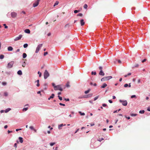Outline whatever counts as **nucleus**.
<instances>
[{"label":"nucleus","instance_id":"13","mask_svg":"<svg viewBox=\"0 0 150 150\" xmlns=\"http://www.w3.org/2000/svg\"><path fill=\"white\" fill-rule=\"evenodd\" d=\"M25 33L29 34L30 33V31L29 29H26L24 30Z\"/></svg>","mask_w":150,"mask_h":150},{"label":"nucleus","instance_id":"9","mask_svg":"<svg viewBox=\"0 0 150 150\" xmlns=\"http://www.w3.org/2000/svg\"><path fill=\"white\" fill-rule=\"evenodd\" d=\"M17 14L15 12H12L11 13V16L12 18H14L16 17Z\"/></svg>","mask_w":150,"mask_h":150},{"label":"nucleus","instance_id":"51","mask_svg":"<svg viewBox=\"0 0 150 150\" xmlns=\"http://www.w3.org/2000/svg\"><path fill=\"white\" fill-rule=\"evenodd\" d=\"M64 100L66 101H68L69 100V98H65Z\"/></svg>","mask_w":150,"mask_h":150},{"label":"nucleus","instance_id":"52","mask_svg":"<svg viewBox=\"0 0 150 150\" xmlns=\"http://www.w3.org/2000/svg\"><path fill=\"white\" fill-rule=\"evenodd\" d=\"M59 105H62V106H65V105L64 104H62V103H60L59 104Z\"/></svg>","mask_w":150,"mask_h":150},{"label":"nucleus","instance_id":"17","mask_svg":"<svg viewBox=\"0 0 150 150\" xmlns=\"http://www.w3.org/2000/svg\"><path fill=\"white\" fill-rule=\"evenodd\" d=\"M18 139L20 143H22L23 142V139L22 137H19Z\"/></svg>","mask_w":150,"mask_h":150},{"label":"nucleus","instance_id":"15","mask_svg":"<svg viewBox=\"0 0 150 150\" xmlns=\"http://www.w3.org/2000/svg\"><path fill=\"white\" fill-rule=\"evenodd\" d=\"M54 94H52L51 95V96L48 98V100H50V99L51 98H54Z\"/></svg>","mask_w":150,"mask_h":150},{"label":"nucleus","instance_id":"42","mask_svg":"<svg viewBox=\"0 0 150 150\" xmlns=\"http://www.w3.org/2000/svg\"><path fill=\"white\" fill-rule=\"evenodd\" d=\"M99 69L100 70V71H102L103 67H102L100 66V67H99Z\"/></svg>","mask_w":150,"mask_h":150},{"label":"nucleus","instance_id":"45","mask_svg":"<svg viewBox=\"0 0 150 150\" xmlns=\"http://www.w3.org/2000/svg\"><path fill=\"white\" fill-rule=\"evenodd\" d=\"M103 140H104V139L103 138H101L100 139H99L98 140V141H99L100 142H101Z\"/></svg>","mask_w":150,"mask_h":150},{"label":"nucleus","instance_id":"25","mask_svg":"<svg viewBox=\"0 0 150 150\" xmlns=\"http://www.w3.org/2000/svg\"><path fill=\"white\" fill-rule=\"evenodd\" d=\"M58 4H59V2L58 1H56V2L54 3V6H55L57 5H58Z\"/></svg>","mask_w":150,"mask_h":150},{"label":"nucleus","instance_id":"31","mask_svg":"<svg viewBox=\"0 0 150 150\" xmlns=\"http://www.w3.org/2000/svg\"><path fill=\"white\" fill-rule=\"evenodd\" d=\"M55 144V142L51 143L50 144V145L51 146H53L54 144Z\"/></svg>","mask_w":150,"mask_h":150},{"label":"nucleus","instance_id":"22","mask_svg":"<svg viewBox=\"0 0 150 150\" xmlns=\"http://www.w3.org/2000/svg\"><path fill=\"white\" fill-rule=\"evenodd\" d=\"M91 89H89L88 90L85 91L84 93L86 94H87L89 93Z\"/></svg>","mask_w":150,"mask_h":150},{"label":"nucleus","instance_id":"29","mask_svg":"<svg viewBox=\"0 0 150 150\" xmlns=\"http://www.w3.org/2000/svg\"><path fill=\"white\" fill-rule=\"evenodd\" d=\"M28 46L27 44H25L23 45V47L24 48H25L27 47Z\"/></svg>","mask_w":150,"mask_h":150},{"label":"nucleus","instance_id":"43","mask_svg":"<svg viewBox=\"0 0 150 150\" xmlns=\"http://www.w3.org/2000/svg\"><path fill=\"white\" fill-rule=\"evenodd\" d=\"M29 128L31 129H32V130H33L34 129V128L33 127V126H30L29 127Z\"/></svg>","mask_w":150,"mask_h":150},{"label":"nucleus","instance_id":"3","mask_svg":"<svg viewBox=\"0 0 150 150\" xmlns=\"http://www.w3.org/2000/svg\"><path fill=\"white\" fill-rule=\"evenodd\" d=\"M54 90H59L61 91H62L63 90V89L60 85H58L57 86H54Z\"/></svg>","mask_w":150,"mask_h":150},{"label":"nucleus","instance_id":"2","mask_svg":"<svg viewBox=\"0 0 150 150\" xmlns=\"http://www.w3.org/2000/svg\"><path fill=\"white\" fill-rule=\"evenodd\" d=\"M14 63V61H12L8 63L7 66V68L9 69L13 67Z\"/></svg>","mask_w":150,"mask_h":150},{"label":"nucleus","instance_id":"54","mask_svg":"<svg viewBox=\"0 0 150 150\" xmlns=\"http://www.w3.org/2000/svg\"><path fill=\"white\" fill-rule=\"evenodd\" d=\"M52 86H53L54 88V87L56 86H55V84L54 83H52Z\"/></svg>","mask_w":150,"mask_h":150},{"label":"nucleus","instance_id":"16","mask_svg":"<svg viewBox=\"0 0 150 150\" xmlns=\"http://www.w3.org/2000/svg\"><path fill=\"white\" fill-rule=\"evenodd\" d=\"M99 74L100 75L103 76L105 74L104 73L103 71H100V72L99 73Z\"/></svg>","mask_w":150,"mask_h":150},{"label":"nucleus","instance_id":"28","mask_svg":"<svg viewBox=\"0 0 150 150\" xmlns=\"http://www.w3.org/2000/svg\"><path fill=\"white\" fill-rule=\"evenodd\" d=\"M77 16H83V14L82 13H79L77 14Z\"/></svg>","mask_w":150,"mask_h":150},{"label":"nucleus","instance_id":"53","mask_svg":"<svg viewBox=\"0 0 150 150\" xmlns=\"http://www.w3.org/2000/svg\"><path fill=\"white\" fill-rule=\"evenodd\" d=\"M146 61V59H145L144 60L142 61V63H144V62Z\"/></svg>","mask_w":150,"mask_h":150},{"label":"nucleus","instance_id":"55","mask_svg":"<svg viewBox=\"0 0 150 150\" xmlns=\"http://www.w3.org/2000/svg\"><path fill=\"white\" fill-rule=\"evenodd\" d=\"M118 62L119 63H120V64H121V63H122L121 61L120 60H118Z\"/></svg>","mask_w":150,"mask_h":150},{"label":"nucleus","instance_id":"14","mask_svg":"<svg viewBox=\"0 0 150 150\" xmlns=\"http://www.w3.org/2000/svg\"><path fill=\"white\" fill-rule=\"evenodd\" d=\"M13 50V48L11 46H9L8 47V51H12Z\"/></svg>","mask_w":150,"mask_h":150},{"label":"nucleus","instance_id":"41","mask_svg":"<svg viewBox=\"0 0 150 150\" xmlns=\"http://www.w3.org/2000/svg\"><path fill=\"white\" fill-rule=\"evenodd\" d=\"M3 25L4 26L5 28H8V26L6 25V24H3Z\"/></svg>","mask_w":150,"mask_h":150},{"label":"nucleus","instance_id":"40","mask_svg":"<svg viewBox=\"0 0 150 150\" xmlns=\"http://www.w3.org/2000/svg\"><path fill=\"white\" fill-rule=\"evenodd\" d=\"M38 74H39V76L40 77L42 75V74L41 72H40L39 71H38Z\"/></svg>","mask_w":150,"mask_h":150},{"label":"nucleus","instance_id":"5","mask_svg":"<svg viewBox=\"0 0 150 150\" xmlns=\"http://www.w3.org/2000/svg\"><path fill=\"white\" fill-rule=\"evenodd\" d=\"M42 44H41L39 45L36 48V50L35 52L36 53H38L40 49L42 47Z\"/></svg>","mask_w":150,"mask_h":150},{"label":"nucleus","instance_id":"10","mask_svg":"<svg viewBox=\"0 0 150 150\" xmlns=\"http://www.w3.org/2000/svg\"><path fill=\"white\" fill-rule=\"evenodd\" d=\"M93 94L92 93L89 94L83 97V98H87L92 97L93 96Z\"/></svg>","mask_w":150,"mask_h":150},{"label":"nucleus","instance_id":"4","mask_svg":"<svg viewBox=\"0 0 150 150\" xmlns=\"http://www.w3.org/2000/svg\"><path fill=\"white\" fill-rule=\"evenodd\" d=\"M44 76L45 79H46L49 76V74L47 70H45L44 73Z\"/></svg>","mask_w":150,"mask_h":150},{"label":"nucleus","instance_id":"50","mask_svg":"<svg viewBox=\"0 0 150 150\" xmlns=\"http://www.w3.org/2000/svg\"><path fill=\"white\" fill-rule=\"evenodd\" d=\"M48 54V52H45L44 53V56H45V55H46L47 54Z\"/></svg>","mask_w":150,"mask_h":150},{"label":"nucleus","instance_id":"60","mask_svg":"<svg viewBox=\"0 0 150 150\" xmlns=\"http://www.w3.org/2000/svg\"><path fill=\"white\" fill-rule=\"evenodd\" d=\"M12 132V131H9V130H8V134H9L11 132Z\"/></svg>","mask_w":150,"mask_h":150},{"label":"nucleus","instance_id":"46","mask_svg":"<svg viewBox=\"0 0 150 150\" xmlns=\"http://www.w3.org/2000/svg\"><path fill=\"white\" fill-rule=\"evenodd\" d=\"M2 84L3 86H5L6 84V83L5 82H3L2 83Z\"/></svg>","mask_w":150,"mask_h":150},{"label":"nucleus","instance_id":"59","mask_svg":"<svg viewBox=\"0 0 150 150\" xmlns=\"http://www.w3.org/2000/svg\"><path fill=\"white\" fill-rule=\"evenodd\" d=\"M14 146L16 148L17 147V144L16 143H15L14 144Z\"/></svg>","mask_w":150,"mask_h":150},{"label":"nucleus","instance_id":"20","mask_svg":"<svg viewBox=\"0 0 150 150\" xmlns=\"http://www.w3.org/2000/svg\"><path fill=\"white\" fill-rule=\"evenodd\" d=\"M63 126V124H60L58 126V128L59 129H61V127Z\"/></svg>","mask_w":150,"mask_h":150},{"label":"nucleus","instance_id":"7","mask_svg":"<svg viewBox=\"0 0 150 150\" xmlns=\"http://www.w3.org/2000/svg\"><path fill=\"white\" fill-rule=\"evenodd\" d=\"M23 35H20L16 37L14 40V41H16L20 40L22 37Z\"/></svg>","mask_w":150,"mask_h":150},{"label":"nucleus","instance_id":"33","mask_svg":"<svg viewBox=\"0 0 150 150\" xmlns=\"http://www.w3.org/2000/svg\"><path fill=\"white\" fill-rule=\"evenodd\" d=\"M99 97V96H98L94 98V101H95V100H97L98 99V98Z\"/></svg>","mask_w":150,"mask_h":150},{"label":"nucleus","instance_id":"32","mask_svg":"<svg viewBox=\"0 0 150 150\" xmlns=\"http://www.w3.org/2000/svg\"><path fill=\"white\" fill-rule=\"evenodd\" d=\"M4 96H7L8 95V93L6 92H5L4 93Z\"/></svg>","mask_w":150,"mask_h":150},{"label":"nucleus","instance_id":"21","mask_svg":"<svg viewBox=\"0 0 150 150\" xmlns=\"http://www.w3.org/2000/svg\"><path fill=\"white\" fill-rule=\"evenodd\" d=\"M27 57V54L25 53H23V58H25Z\"/></svg>","mask_w":150,"mask_h":150},{"label":"nucleus","instance_id":"38","mask_svg":"<svg viewBox=\"0 0 150 150\" xmlns=\"http://www.w3.org/2000/svg\"><path fill=\"white\" fill-rule=\"evenodd\" d=\"M25 62H24L22 64V67H24L25 66Z\"/></svg>","mask_w":150,"mask_h":150},{"label":"nucleus","instance_id":"23","mask_svg":"<svg viewBox=\"0 0 150 150\" xmlns=\"http://www.w3.org/2000/svg\"><path fill=\"white\" fill-rule=\"evenodd\" d=\"M11 110L10 108H8L5 110V112H7Z\"/></svg>","mask_w":150,"mask_h":150},{"label":"nucleus","instance_id":"8","mask_svg":"<svg viewBox=\"0 0 150 150\" xmlns=\"http://www.w3.org/2000/svg\"><path fill=\"white\" fill-rule=\"evenodd\" d=\"M40 0H37L34 4H33V7H35L38 6V5Z\"/></svg>","mask_w":150,"mask_h":150},{"label":"nucleus","instance_id":"26","mask_svg":"<svg viewBox=\"0 0 150 150\" xmlns=\"http://www.w3.org/2000/svg\"><path fill=\"white\" fill-rule=\"evenodd\" d=\"M79 113L80 114V115H85V114L84 112H81L79 111Z\"/></svg>","mask_w":150,"mask_h":150},{"label":"nucleus","instance_id":"48","mask_svg":"<svg viewBox=\"0 0 150 150\" xmlns=\"http://www.w3.org/2000/svg\"><path fill=\"white\" fill-rule=\"evenodd\" d=\"M128 86V84H125L124 85V87H127V86Z\"/></svg>","mask_w":150,"mask_h":150},{"label":"nucleus","instance_id":"62","mask_svg":"<svg viewBox=\"0 0 150 150\" xmlns=\"http://www.w3.org/2000/svg\"><path fill=\"white\" fill-rule=\"evenodd\" d=\"M41 92L40 91H38V92H37V93L38 94H40V95L41 96Z\"/></svg>","mask_w":150,"mask_h":150},{"label":"nucleus","instance_id":"37","mask_svg":"<svg viewBox=\"0 0 150 150\" xmlns=\"http://www.w3.org/2000/svg\"><path fill=\"white\" fill-rule=\"evenodd\" d=\"M28 109V108H23V111H26V110H27Z\"/></svg>","mask_w":150,"mask_h":150},{"label":"nucleus","instance_id":"61","mask_svg":"<svg viewBox=\"0 0 150 150\" xmlns=\"http://www.w3.org/2000/svg\"><path fill=\"white\" fill-rule=\"evenodd\" d=\"M8 127V126L7 125H6L4 126V128L5 129H6Z\"/></svg>","mask_w":150,"mask_h":150},{"label":"nucleus","instance_id":"1","mask_svg":"<svg viewBox=\"0 0 150 150\" xmlns=\"http://www.w3.org/2000/svg\"><path fill=\"white\" fill-rule=\"evenodd\" d=\"M112 78V76L105 77L102 78L101 80L102 81H105L108 80Z\"/></svg>","mask_w":150,"mask_h":150},{"label":"nucleus","instance_id":"36","mask_svg":"<svg viewBox=\"0 0 150 150\" xmlns=\"http://www.w3.org/2000/svg\"><path fill=\"white\" fill-rule=\"evenodd\" d=\"M131 115L132 116H135L137 115V114H131Z\"/></svg>","mask_w":150,"mask_h":150},{"label":"nucleus","instance_id":"34","mask_svg":"<svg viewBox=\"0 0 150 150\" xmlns=\"http://www.w3.org/2000/svg\"><path fill=\"white\" fill-rule=\"evenodd\" d=\"M79 11H80L79 10H75L74 11V12L75 13H77L79 12Z\"/></svg>","mask_w":150,"mask_h":150},{"label":"nucleus","instance_id":"57","mask_svg":"<svg viewBox=\"0 0 150 150\" xmlns=\"http://www.w3.org/2000/svg\"><path fill=\"white\" fill-rule=\"evenodd\" d=\"M108 101H109V102L110 103H112V101L111 100H108Z\"/></svg>","mask_w":150,"mask_h":150},{"label":"nucleus","instance_id":"35","mask_svg":"<svg viewBox=\"0 0 150 150\" xmlns=\"http://www.w3.org/2000/svg\"><path fill=\"white\" fill-rule=\"evenodd\" d=\"M96 72H93V71H92L91 72V74L92 75H96Z\"/></svg>","mask_w":150,"mask_h":150},{"label":"nucleus","instance_id":"12","mask_svg":"<svg viewBox=\"0 0 150 150\" xmlns=\"http://www.w3.org/2000/svg\"><path fill=\"white\" fill-rule=\"evenodd\" d=\"M107 86V85L106 84L104 83L103 84V85L101 86L100 88H105V87Z\"/></svg>","mask_w":150,"mask_h":150},{"label":"nucleus","instance_id":"11","mask_svg":"<svg viewBox=\"0 0 150 150\" xmlns=\"http://www.w3.org/2000/svg\"><path fill=\"white\" fill-rule=\"evenodd\" d=\"M80 23L81 26H83L85 24V22H84V20L82 19L80 20Z\"/></svg>","mask_w":150,"mask_h":150},{"label":"nucleus","instance_id":"44","mask_svg":"<svg viewBox=\"0 0 150 150\" xmlns=\"http://www.w3.org/2000/svg\"><path fill=\"white\" fill-rule=\"evenodd\" d=\"M59 99L61 100H62V98L61 97H60L59 96H58Z\"/></svg>","mask_w":150,"mask_h":150},{"label":"nucleus","instance_id":"18","mask_svg":"<svg viewBox=\"0 0 150 150\" xmlns=\"http://www.w3.org/2000/svg\"><path fill=\"white\" fill-rule=\"evenodd\" d=\"M17 74L19 75H21L22 74V73L21 70H19L17 72Z\"/></svg>","mask_w":150,"mask_h":150},{"label":"nucleus","instance_id":"6","mask_svg":"<svg viewBox=\"0 0 150 150\" xmlns=\"http://www.w3.org/2000/svg\"><path fill=\"white\" fill-rule=\"evenodd\" d=\"M119 101L122 103V105L124 106H126L127 105V103L126 100H120Z\"/></svg>","mask_w":150,"mask_h":150},{"label":"nucleus","instance_id":"63","mask_svg":"<svg viewBox=\"0 0 150 150\" xmlns=\"http://www.w3.org/2000/svg\"><path fill=\"white\" fill-rule=\"evenodd\" d=\"M79 129H78L75 132V133H77V132L79 130Z\"/></svg>","mask_w":150,"mask_h":150},{"label":"nucleus","instance_id":"39","mask_svg":"<svg viewBox=\"0 0 150 150\" xmlns=\"http://www.w3.org/2000/svg\"><path fill=\"white\" fill-rule=\"evenodd\" d=\"M66 86L67 87H70L69 83V82H67V83L66 84Z\"/></svg>","mask_w":150,"mask_h":150},{"label":"nucleus","instance_id":"30","mask_svg":"<svg viewBox=\"0 0 150 150\" xmlns=\"http://www.w3.org/2000/svg\"><path fill=\"white\" fill-rule=\"evenodd\" d=\"M144 110H140L139 112V113L141 114H143L144 113Z\"/></svg>","mask_w":150,"mask_h":150},{"label":"nucleus","instance_id":"49","mask_svg":"<svg viewBox=\"0 0 150 150\" xmlns=\"http://www.w3.org/2000/svg\"><path fill=\"white\" fill-rule=\"evenodd\" d=\"M138 66L139 64H136L134 65V67H138Z\"/></svg>","mask_w":150,"mask_h":150},{"label":"nucleus","instance_id":"56","mask_svg":"<svg viewBox=\"0 0 150 150\" xmlns=\"http://www.w3.org/2000/svg\"><path fill=\"white\" fill-rule=\"evenodd\" d=\"M22 130V129H21V128H20V129H16V131L17 132L19 130Z\"/></svg>","mask_w":150,"mask_h":150},{"label":"nucleus","instance_id":"24","mask_svg":"<svg viewBox=\"0 0 150 150\" xmlns=\"http://www.w3.org/2000/svg\"><path fill=\"white\" fill-rule=\"evenodd\" d=\"M4 55H3V54H1L0 55V59H3L4 58Z\"/></svg>","mask_w":150,"mask_h":150},{"label":"nucleus","instance_id":"64","mask_svg":"<svg viewBox=\"0 0 150 150\" xmlns=\"http://www.w3.org/2000/svg\"><path fill=\"white\" fill-rule=\"evenodd\" d=\"M19 51H20V49H18L16 50V52H19Z\"/></svg>","mask_w":150,"mask_h":150},{"label":"nucleus","instance_id":"19","mask_svg":"<svg viewBox=\"0 0 150 150\" xmlns=\"http://www.w3.org/2000/svg\"><path fill=\"white\" fill-rule=\"evenodd\" d=\"M36 82L37 83L36 85V86H40V84H39V80H37L36 81Z\"/></svg>","mask_w":150,"mask_h":150},{"label":"nucleus","instance_id":"27","mask_svg":"<svg viewBox=\"0 0 150 150\" xmlns=\"http://www.w3.org/2000/svg\"><path fill=\"white\" fill-rule=\"evenodd\" d=\"M88 7V6L86 4H85L84 6H83V8H85V9H86Z\"/></svg>","mask_w":150,"mask_h":150},{"label":"nucleus","instance_id":"47","mask_svg":"<svg viewBox=\"0 0 150 150\" xmlns=\"http://www.w3.org/2000/svg\"><path fill=\"white\" fill-rule=\"evenodd\" d=\"M136 97V96L135 95H133L131 96V98H135Z\"/></svg>","mask_w":150,"mask_h":150},{"label":"nucleus","instance_id":"58","mask_svg":"<svg viewBox=\"0 0 150 150\" xmlns=\"http://www.w3.org/2000/svg\"><path fill=\"white\" fill-rule=\"evenodd\" d=\"M102 105L103 107H105L107 106V105L105 104H104Z\"/></svg>","mask_w":150,"mask_h":150}]
</instances>
